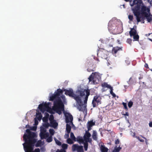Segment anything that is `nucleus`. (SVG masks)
Listing matches in <instances>:
<instances>
[{
  "instance_id": "nucleus-1",
  "label": "nucleus",
  "mask_w": 152,
  "mask_h": 152,
  "mask_svg": "<svg viewBox=\"0 0 152 152\" xmlns=\"http://www.w3.org/2000/svg\"><path fill=\"white\" fill-rule=\"evenodd\" d=\"M64 91H65V94L74 98L78 103L77 109L80 111H84L86 108V106L84 105L81 100V97L85 96L84 102V104L87 103L88 97L90 94V90L89 89H81L77 91L76 94H74L72 89L69 90L64 89Z\"/></svg>"
},
{
  "instance_id": "nucleus-2",
  "label": "nucleus",
  "mask_w": 152,
  "mask_h": 152,
  "mask_svg": "<svg viewBox=\"0 0 152 152\" xmlns=\"http://www.w3.org/2000/svg\"><path fill=\"white\" fill-rule=\"evenodd\" d=\"M26 134L25 133L23 136V140L25 143L23 144L25 152H34L33 151L35 143L37 139L36 133L32 132L29 129L26 130Z\"/></svg>"
},
{
  "instance_id": "nucleus-3",
  "label": "nucleus",
  "mask_w": 152,
  "mask_h": 152,
  "mask_svg": "<svg viewBox=\"0 0 152 152\" xmlns=\"http://www.w3.org/2000/svg\"><path fill=\"white\" fill-rule=\"evenodd\" d=\"M53 110L59 115L61 114L62 111H64V106L61 98L59 97L54 101Z\"/></svg>"
},
{
  "instance_id": "nucleus-4",
  "label": "nucleus",
  "mask_w": 152,
  "mask_h": 152,
  "mask_svg": "<svg viewBox=\"0 0 152 152\" xmlns=\"http://www.w3.org/2000/svg\"><path fill=\"white\" fill-rule=\"evenodd\" d=\"M99 74L97 72H92L88 78L89 82L93 81L94 84L98 83L101 80Z\"/></svg>"
},
{
  "instance_id": "nucleus-5",
  "label": "nucleus",
  "mask_w": 152,
  "mask_h": 152,
  "mask_svg": "<svg viewBox=\"0 0 152 152\" xmlns=\"http://www.w3.org/2000/svg\"><path fill=\"white\" fill-rule=\"evenodd\" d=\"M101 98L99 96H94L92 101V104L94 107H95L96 105L101 104Z\"/></svg>"
},
{
  "instance_id": "nucleus-6",
  "label": "nucleus",
  "mask_w": 152,
  "mask_h": 152,
  "mask_svg": "<svg viewBox=\"0 0 152 152\" xmlns=\"http://www.w3.org/2000/svg\"><path fill=\"white\" fill-rule=\"evenodd\" d=\"M72 150L73 152L77 151V152H84L83 146H79L77 144H75L72 145Z\"/></svg>"
},
{
  "instance_id": "nucleus-7",
  "label": "nucleus",
  "mask_w": 152,
  "mask_h": 152,
  "mask_svg": "<svg viewBox=\"0 0 152 152\" xmlns=\"http://www.w3.org/2000/svg\"><path fill=\"white\" fill-rule=\"evenodd\" d=\"M150 11V9L145 6H142L141 7V14L142 16L145 15V13H148L146 12L149 13Z\"/></svg>"
},
{
  "instance_id": "nucleus-8",
  "label": "nucleus",
  "mask_w": 152,
  "mask_h": 152,
  "mask_svg": "<svg viewBox=\"0 0 152 152\" xmlns=\"http://www.w3.org/2000/svg\"><path fill=\"white\" fill-rule=\"evenodd\" d=\"M65 120L66 123L72 122L73 120L72 116L69 113H66L65 114Z\"/></svg>"
},
{
  "instance_id": "nucleus-9",
  "label": "nucleus",
  "mask_w": 152,
  "mask_h": 152,
  "mask_svg": "<svg viewBox=\"0 0 152 152\" xmlns=\"http://www.w3.org/2000/svg\"><path fill=\"white\" fill-rule=\"evenodd\" d=\"M133 12L134 14V15L136 17V19L137 21H140L139 18L141 16V14L140 12L137 10H134Z\"/></svg>"
},
{
  "instance_id": "nucleus-10",
  "label": "nucleus",
  "mask_w": 152,
  "mask_h": 152,
  "mask_svg": "<svg viewBox=\"0 0 152 152\" xmlns=\"http://www.w3.org/2000/svg\"><path fill=\"white\" fill-rule=\"evenodd\" d=\"M95 125L94 122H93V121H88L87 124V127L88 131H90L91 129V127Z\"/></svg>"
},
{
  "instance_id": "nucleus-11",
  "label": "nucleus",
  "mask_w": 152,
  "mask_h": 152,
  "mask_svg": "<svg viewBox=\"0 0 152 152\" xmlns=\"http://www.w3.org/2000/svg\"><path fill=\"white\" fill-rule=\"evenodd\" d=\"M147 21L148 22H151L152 20V15L150 13H145V15H144Z\"/></svg>"
},
{
  "instance_id": "nucleus-12",
  "label": "nucleus",
  "mask_w": 152,
  "mask_h": 152,
  "mask_svg": "<svg viewBox=\"0 0 152 152\" xmlns=\"http://www.w3.org/2000/svg\"><path fill=\"white\" fill-rule=\"evenodd\" d=\"M122 48L118 47L113 48L112 53L113 54H115L118 51L122 50Z\"/></svg>"
},
{
  "instance_id": "nucleus-13",
  "label": "nucleus",
  "mask_w": 152,
  "mask_h": 152,
  "mask_svg": "<svg viewBox=\"0 0 152 152\" xmlns=\"http://www.w3.org/2000/svg\"><path fill=\"white\" fill-rule=\"evenodd\" d=\"M63 93V91L60 89H57L56 91L55 92L54 94L58 98L59 97L61 94Z\"/></svg>"
},
{
  "instance_id": "nucleus-14",
  "label": "nucleus",
  "mask_w": 152,
  "mask_h": 152,
  "mask_svg": "<svg viewBox=\"0 0 152 152\" xmlns=\"http://www.w3.org/2000/svg\"><path fill=\"white\" fill-rule=\"evenodd\" d=\"M88 130L86 131L85 135L83 136L84 140H86L87 139L90 138L91 136V134L89 132Z\"/></svg>"
},
{
  "instance_id": "nucleus-15",
  "label": "nucleus",
  "mask_w": 152,
  "mask_h": 152,
  "mask_svg": "<svg viewBox=\"0 0 152 152\" xmlns=\"http://www.w3.org/2000/svg\"><path fill=\"white\" fill-rule=\"evenodd\" d=\"M137 33L136 30L134 28H131V30L129 32V34L131 37L135 35Z\"/></svg>"
},
{
  "instance_id": "nucleus-16",
  "label": "nucleus",
  "mask_w": 152,
  "mask_h": 152,
  "mask_svg": "<svg viewBox=\"0 0 152 152\" xmlns=\"http://www.w3.org/2000/svg\"><path fill=\"white\" fill-rule=\"evenodd\" d=\"M50 126L54 128H56L58 126V123L56 122L55 120L50 122Z\"/></svg>"
},
{
  "instance_id": "nucleus-17",
  "label": "nucleus",
  "mask_w": 152,
  "mask_h": 152,
  "mask_svg": "<svg viewBox=\"0 0 152 152\" xmlns=\"http://www.w3.org/2000/svg\"><path fill=\"white\" fill-rule=\"evenodd\" d=\"M92 137L94 140L97 141L98 139L97 133L95 130H93L92 134Z\"/></svg>"
},
{
  "instance_id": "nucleus-18",
  "label": "nucleus",
  "mask_w": 152,
  "mask_h": 152,
  "mask_svg": "<svg viewBox=\"0 0 152 152\" xmlns=\"http://www.w3.org/2000/svg\"><path fill=\"white\" fill-rule=\"evenodd\" d=\"M101 152H108V149L104 145H102L100 147Z\"/></svg>"
},
{
  "instance_id": "nucleus-19",
  "label": "nucleus",
  "mask_w": 152,
  "mask_h": 152,
  "mask_svg": "<svg viewBox=\"0 0 152 152\" xmlns=\"http://www.w3.org/2000/svg\"><path fill=\"white\" fill-rule=\"evenodd\" d=\"M121 149V148L120 146L118 147L116 145L114 149L112 152H119Z\"/></svg>"
},
{
  "instance_id": "nucleus-20",
  "label": "nucleus",
  "mask_w": 152,
  "mask_h": 152,
  "mask_svg": "<svg viewBox=\"0 0 152 152\" xmlns=\"http://www.w3.org/2000/svg\"><path fill=\"white\" fill-rule=\"evenodd\" d=\"M38 107L40 110L42 112H44L45 110L42 104H39Z\"/></svg>"
},
{
  "instance_id": "nucleus-21",
  "label": "nucleus",
  "mask_w": 152,
  "mask_h": 152,
  "mask_svg": "<svg viewBox=\"0 0 152 152\" xmlns=\"http://www.w3.org/2000/svg\"><path fill=\"white\" fill-rule=\"evenodd\" d=\"M102 86L103 88H107L110 89L112 87H111L110 85L107 84V83H104L102 84Z\"/></svg>"
},
{
  "instance_id": "nucleus-22",
  "label": "nucleus",
  "mask_w": 152,
  "mask_h": 152,
  "mask_svg": "<svg viewBox=\"0 0 152 152\" xmlns=\"http://www.w3.org/2000/svg\"><path fill=\"white\" fill-rule=\"evenodd\" d=\"M71 126L70 125L66 124V130L67 132V133L68 134H69L71 130Z\"/></svg>"
},
{
  "instance_id": "nucleus-23",
  "label": "nucleus",
  "mask_w": 152,
  "mask_h": 152,
  "mask_svg": "<svg viewBox=\"0 0 152 152\" xmlns=\"http://www.w3.org/2000/svg\"><path fill=\"white\" fill-rule=\"evenodd\" d=\"M56 98L57 99L58 97L56 96V95L53 94L50 97L49 100L51 101H53L54 99H55Z\"/></svg>"
},
{
  "instance_id": "nucleus-24",
  "label": "nucleus",
  "mask_w": 152,
  "mask_h": 152,
  "mask_svg": "<svg viewBox=\"0 0 152 152\" xmlns=\"http://www.w3.org/2000/svg\"><path fill=\"white\" fill-rule=\"evenodd\" d=\"M77 141H78L80 143L83 142V139L80 137H77Z\"/></svg>"
},
{
  "instance_id": "nucleus-25",
  "label": "nucleus",
  "mask_w": 152,
  "mask_h": 152,
  "mask_svg": "<svg viewBox=\"0 0 152 152\" xmlns=\"http://www.w3.org/2000/svg\"><path fill=\"white\" fill-rule=\"evenodd\" d=\"M53 140V138L52 136H49L47 138V139L46 141L47 142H50L52 141Z\"/></svg>"
},
{
  "instance_id": "nucleus-26",
  "label": "nucleus",
  "mask_w": 152,
  "mask_h": 152,
  "mask_svg": "<svg viewBox=\"0 0 152 152\" xmlns=\"http://www.w3.org/2000/svg\"><path fill=\"white\" fill-rule=\"evenodd\" d=\"M70 137L72 140L75 141H76V138L74 134L72 132L70 133Z\"/></svg>"
},
{
  "instance_id": "nucleus-27",
  "label": "nucleus",
  "mask_w": 152,
  "mask_h": 152,
  "mask_svg": "<svg viewBox=\"0 0 152 152\" xmlns=\"http://www.w3.org/2000/svg\"><path fill=\"white\" fill-rule=\"evenodd\" d=\"M88 143L87 142H84V147L85 151H87L88 149Z\"/></svg>"
},
{
  "instance_id": "nucleus-28",
  "label": "nucleus",
  "mask_w": 152,
  "mask_h": 152,
  "mask_svg": "<svg viewBox=\"0 0 152 152\" xmlns=\"http://www.w3.org/2000/svg\"><path fill=\"white\" fill-rule=\"evenodd\" d=\"M72 140H72V139H71L70 138H68L67 139V142L69 144H72L74 143Z\"/></svg>"
},
{
  "instance_id": "nucleus-29",
  "label": "nucleus",
  "mask_w": 152,
  "mask_h": 152,
  "mask_svg": "<svg viewBox=\"0 0 152 152\" xmlns=\"http://www.w3.org/2000/svg\"><path fill=\"white\" fill-rule=\"evenodd\" d=\"M110 94L113 96L115 97L116 96L115 94L113 92V87H112L111 88H110Z\"/></svg>"
},
{
  "instance_id": "nucleus-30",
  "label": "nucleus",
  "mask_w": 152,
  "mask_h": 152,
  "mask_svg": "<svg viewBox=\"0 0 152 152\" xmlns=\"http://www.w3.org/2000/svg\"><path fill=\"white\" fill-rule=\"evenodd\" d=\"M54 140L56 144L59 146H61V143L59 140H57L56 138H55Z\"/></svg>"
},
{
  "instance_id": "nucleus-31",
  "label": "nucleus",
  "mask_w": 152,
  "mask_h": 152,
  "mask_svg": "<svg viewBox=\"0 0 152 152\" xmlns=\"http://www.w3.org/2000/svg\"><path fill=\"white\" fill-rule=\"evenodd\" d=\"M133 38L135 41H138L139 39V36L138 34H135L133 36Z\"/></svg>"
},
{
  "instance_id": "nucleus-32",
  "label": "nucleus",
  "mask_w": 152,
  "mask_h": 152,
  "mask_svg": "<svg viewBox=\"0 0 152 152\" xmlns=\"http://www.w3.org/2000/svg\"><path fill=\"white\" fill-rule=\"evenodd\" d=\"M49 131L50 134H51V136H52L55 133V131L53 129H50L49 130Z\"/></svg>"
},
{
  "instance_id": "nucleus-33",
  "label": "nucleus",
  "mask_w": 152,
  "mask_h": 152,
  "mask_svg": "<svg viewBox=\"0 0 152 152\" xmlns=\"http://www.w3.org/2000/svg\"><path fill=\"white\" fill-rule=\"evenodd\" d=\"M43 126L45 128H48L50 126V124L48 122H46L43 124Z\"/></svg>"
},
{
  "instance_id": "nucleus-34",
  "label": "nucleus",
  "mask_w": 152,
  "mask_h": 152,
  "mask_svg": "<svg viewBox=\"0 0 152 152\" xmlns=\"http://www.w3.org/2000/svg\"><path fill=\"white\" fill-rule=\"evenodd\" d=\"M62 147L63 149L65 150L67 148L68 145L66 144H63L62 145Z\"/></svg>"
},
{
  "instance_id": "nucleus-35",
  "label": "nucleus",
  "mask_w": 152,
  "mask_h": 152,
  "mask_svg": "<svg viewBox=\"0 0 152 152\" xmlns=\"http://www.w3.org/2000/svg\"><path fill=\"white\" fill-rule=\"evenodd\" d=\"M46 132V129L43 127H41L40 129V132L45 133Z\"/></svg>"
},
{
  "instance_id": "nucleus-36",
  "label": "nucleus",
  "mask_w": 152,
  "mask_h": 152,
  "mask_svg": "<svg viewBox=\"0 0 152 152\" xmlns=\"http://www.w3.org/2000/svg\"><path fill=\"white\" fill-rule=\"evenodd\" d=\"M26 128H30L31 130H36V128L34 127L33 129L29 125H27L26 126Z\"/></svg>"
},
{
  "instance_id": "nucleus-37",
  "label": "nucleus",
  "mask_w": 152,
  "mask_h": 152,
  "mask_svg": "<svg viewBox=\"0 0 152 152\" xmlns=\"http://www.w3.org/2000/svg\"><path fill=\"white\" fill-rule=\"evenodd\" d=\"M54 119V118L53 115L52 114L50 115V117H49V120H50V122L55 120Z\"/></svg>"
},
{
  "instance_id": "nucleus-38",
  "label": "nucleus",
  "mask_w": 152,
  "mask_h": 152,
  "mask_svg": "<svg viewBox=\"0 0 152 152\" xmlns=\"http://www.w3.org/2000/svg\"><path fill=\"white\" fill-rule=\"evenodd\" d=\"M128 18L130 21H133V15H129L128 16Z\"/></svg>"
},
{
  "instance_id": "nucleus-39",
  "label": "nucleus",
  "mask_w": 152,
  "mask_h": 152,
  "mask_svg": "<svg viewBox=\"0 0 152 152\" xmlns=\"http://www.w3.org/2000/svg\"><path fill=\"white\" fill-rule=\"evenodd\" d=\"M85 141V142H89L90 143H91L92 142V139L90 138H89L87 139L86 140H84Z\"/></svg>"
},
{
  "instance_id": "nucleus-40",
  "label": "nucleus",
  "mask_w": 152,
  "mask_h": 152,
  "mask_svg": "<svg viewBox=\"0 0 152 152\" xmlns=\"http://www.w3.org/2000/svg\"><path fill=\"white\" fill-rule=\"evenodd\" d=\"M45 133L40 132V136L41 139H44V134Z\"/></svg>"
},
{
  "instance_id": "nucleus-41",
  "label": "nucleus",
  "mask_w": 152,
  "mask_h": 152,
  "mask_svg": "<svg viewBox=\"0 0 152 152\" xmlns=\"http://www.w3.org/2000/svg\"><path fill=\"white\" fill-rule=\"evenodd\" d=\"M125 109L127 111L128 110V108L127 106V104L126 103L124 102H123L122 103Z\"/></svg>"
},
{
  "instance_id": "nucleus-42",
  "label": "nucleus",
  "mask_w": 152,
  "mask_h": 152,
  "mask_svg": "<svg viewBox=\"0 0 152 152\" xmlns=\"http://www.w3.org/2000/svg\"><path fill=\"white\" fill-rule=\"evenodd\" d=\"M141 1L139 0H134L133 1V5L132 6H133L135 4H136L139 3V1Z\"/></svg>"
},
{
  "instance_id": "nucleus-43",
  "label": "nucleus",
  "mask_w": 152,
  "mask_h": 152,
  "mask_svg": "<svg viewBox=\"0 0 152 152\" xmlns=\"http://www.w3.org/2000/svg\"><path fill=\"white\" fill-rule=\"evenodd\" d=\"M95 69V68H94L93 69H91L90 68H88L87 69V70L88 72H91L94 71Z\"/></svg>"
},
{
  "instance_id": "nucleus-44",
  "label": "nucleus",
  "mask_w": 152,
  "mask_h": 152,
  "mask_svg": "<svg viewBox=\"0 0 152 152\" xmlns=\"http://www.w3.org/2000/svg\"><path fill=\"white\" fill-rule=\"evenodd\" d=\"M133 102L132 101H129L128 103V106L129 108H131L132 106Z\"/></svg>"
},
{
  "instance_id": "nucleus-45",
  "label": "nucleus",
  "mask_w": 152,
  "mask_h": 152,
  "mask_svg": "<svg viewBox=\"0 0 152 152\" xmlns=\"http://www.w3.org/2000/svg\"><path fill=\"white\" fill-rule=\"evenodd\" d=\"M48 118H46L45 117H44L42 118L43 121L45 123L48 122Z\"/></svg>"
},
{
  "instance_id": "nucleus-46",
  "label": "nucleus",
  "mask_w": 152,
  "mask_h": 152,
  "mask_svg": "<svg viewBox=\"0 0 152 152\" xmlns=\"http://www.w3.org/2000/svg\"><path fill=\"white\" fill-rule=\"evenodd\" d=\"M44 108H45V109L46 108H48L49 107L48 104L47 103L45 102L44 104H42Z\"/></svg>"
},
{
  "instance_id": "nucleus-47",
  "label": "nucleus",
  "mask_w": 152,
  "mask_h": 152,
  "mask_svg": "<svg viewBox=\"0 0 152 152\" xmlns=\"http://www.w3.org/2000/svg\"><path fill=\"white\" fill-rule=\"evenodd\" d=\"M41 144V141H38L36 143L35 146L36 147H38L40 146V144Z\"/></svg>"
},
{
  "instance_id": "nucleus-48",
  "label": "nucleus",
  "mask_w": 152,
  "mask_h": 152,
  "mask_svg": "<svg viewBox=\"0 0 152 152\" xmlns=\"http://www.w3.org/2000/svg\"><path fill=\"white\" fill-rule=\"evenodd\" d=\"M49 136V134L48 132H45L44 134V139L48 138Z\"/></svg>"
},
{
  "instance_id": "nucleus-49",
  "label": "nucleus",
  "mask_w": 152,
  "mask_h": 152,
  "mask_svg": "<svg viewBox=\"0 0 152 152\" xmlns=\"http://www.w3.org/2000/svg\"><path fill=\"white\" fill-rule=\"evenodd\" d=\"M126 42L127 43L129 44H131L132 43V40L130 39H127L126 40Z\"/></svg>"
},
{
  "instance_id": "nucleus-50",
  "label": "nucleus",
  "mask_w": 152,
  "mask_h": 152,
  "mask_svg": "<svg viewBox=\"0 0 152 152\" xmlns=\"http://www.w3.org/2000/svg\"><path fill=\"white\" fill-rule=\"evenodd\" d=\"M120 143V141L119 139H117V140H115V144H119Z\"/></svg>"
},
{
  "instance_id": "nucleus-51",
  "label": "nucleus",
  "mask_w": 152,
  "mask_h": 152,
  "mask_svg": "<svg viewBox=\"0 0 152 152\" xmlns=\"http://www.w3.org/2000/svg\"><path fill=\"white\" fill-rule=\"evenodd\" d=\"M136 138L140 142H144V141L143 140L140 139L139 137H136Z\"/></svg>"
},
{
  "instance_id": "nucleus-52",
  "label": "nucleus",
  "mask_w": 152,
  "mask_h": 152,
  "mask_svg": "<svg viewBox=\"0 0 152 152\" xmlns=\"http://www.w3.org/2000/svg\"><path fill=\"white\" fill-rule=\"evenodd\" d=\"M42 115L40 114H39V116L37 117L38 119L40 121V120L42 118Z\"/></svg>"
},
{
  "instance_id": "nucleus-53",
  "label": "nucleus",
  "mask_w": 152,
  "mask_h": 152,
  "mask_svg": "<svg viewBox=\"0 0 152 152\" xmlns=\"http://www.w3.org/2000/svg\"><path fill=\"white\" fill-rule=\"evenodd\" d=\"M141 18V16L139 18V20H140V21H137V22H141L142 23H144V22H145L144 20L140 19Z\"/></svg>"
},
{
  "instance_id": "nucleus-54",
  "label": "nucleus",
  "mask_w": 152,
  "mask_h": 152,
  "mask_svg": "<svg viewBox=\"0 0 152 152\" xmlns=\"http://www.w3.org/2000/svg\"><path fill=\"white\" fill-rule=\"evenodd\" d=\"M40 150L39 148H36L34 150V152H40Z\"/></svg>"
},
{
  "instance_id": "nucleus-55",
  "label": "nucleus",
  "mask_w": 152,
  "mask_h": 152,
  "mask_svg": "<svg viewBox=\"0 0 152 152\" xmlns=\"http://www.w3.org/2000/svg\"><path fill=\"white\" fill-rule=\"evenodd\" d=\"M140 136H141L142 138H143L145 140V142H146V143L147 144V141H148L147 139L145 137L143 136L142 135H140Z\"/></svg>"
},
{
  "instance_id": "nucleus-56",
  "label": "nucleus",
  "mask_w": 152,
  "mask_h": 152,
  "mask_svg": "<svg viewBox=\"0 0 152 152\" xmlns=\"http://www.w3.org/2000/svg\"><path fill=\"white\" fill-rule=\"evenodd\" d=\"M69 134L67 133V134H66L64 135V137L65 138H67L69 137Z\"/></svg>"
},
{
  "instance_id": "nucleus-57",
  "label": "nucleus",
  "mask_w": 152,
  "mask_h": 152,
  "mask_svg": "<svg viewBox=\"0 0 152 152\" xmlns=\"http://www.w3.org/2000/svg\"><path fill=\"white\" fill-rule=\"evenodd\" d=\"M45 117L46 118H48L49 116V114L47 113H45Z\"/></svg>"
},
{
  "instance_id": "nucleus-58",
  "label": "nucleus",
  "mask_w": 152,
  "mask_h": 152,
  "mask_svg": "<svg viewBox=\"0 0 152 152\" xmlns=\"http://www.w3.org/2000/svg\"><path fill=\"white\" fill-rule=\"evenodd\" d=\"M141 18L140 19L145 20V17L143 15V16L142 15H141Z\"/></svg>"
},
{
  "instance_id": "nucleus-59",
  "label": "nucleus",
  "mask_w": 152,
  "mask_h": 152,
  "mask_svg": "<svg viewBox=\"0 0 152 152\" xmlns=\"http://www.w3.org/2000/svg\"><path fill=\"white\" fill-rule=\"evenodd\" d=\"M122 114L123 115H126L127 116L129 115V113L127 112H126L125 114H123L122 113Z\"/></svg>"
},
{
  "instance_id": "nucleus-60",
  "label": "nucleus",
  "mask_w": 152,
  "mask_h": 152,
  "mask_svg": "<svg viewBox=\"0 0 152 152\" xmlns=\"http://www.w3.org/2000/svg\"><path fill=\"white\" fill-rule=\"evenodd\" d=\"M149 125L150 127H152V121H151L149 122Z\"/></svg>"
},
{
  "instance_id": "nucleus-61",
  "label": "nucleus",
  "mask_w": 152,
  "mask_h": 152,
  "mask_svg": "<svg viewBox=\"0 0 152 152\" xmlns=\"http://www.w3.org/2000/svg\"><path fill=\"white\" fill-rule=\"evenodd\" d=\"M60 151V152H66V151L64 149H61Z\"/></svg>"
},
{
  "instance_id": "nucleus-62",
  "label": "nucleus",
  "mask_w": 152,
  "mask_h": 152,
  "mask_svg": "<svg viewBox=\"0 0 152 152\" xmlns=\"http://www.w3.org/2000/svg\"><path fill=\"white\" fill-rule=\"evenodd\" d=\"M41 151H44L45 150V148L43 147H42L41 148Z\"/></svg>"
},
{
  "instance_id": "nucleus-63",
  "label": "nucleus",
  "mask_w": 152,
  "mask_h": 152,
  "mask_svg": "<svg viewBox=\"0 0 152 152\" xmlns=\"http://www.w3.org/2000/svg\"><path fill=\"white\" fill-rule=\"evenodd\" d=\"M145 67H146V68H148V65L147 64H145Z\"/></svg>"
},
{
  "instance_id": "nucleus-64",
  "label": "nucleus",
  "mask_w": 152,
  "mask_h": 152,
  "mask_svg": "<svg viewBox=\"0 0 152 152\" xmlns=\"http://www.w3.org/2000/svg\"><path fill=\"white\" fill-rule=\"evenodd\" d=\"M133 137H134L136 138V137H137V136H135V132H134L133 133Z\"/></svg>"
}]
</instances>
